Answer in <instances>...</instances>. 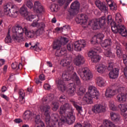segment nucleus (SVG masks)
<instances>
[{
    "label": "nucleus",
    "mask_w": 127,
    "mask_h": 127,
    "mask_svg": "<svg viewBox=\"0 0 127 127\" xmlns=\"http://www.w3.org/2000/svg\"><path fill=\"white\" fill-rule=\"evenodd\" d=\"M33 11L34 13H37L39 15H42L45 12V9L44 7L41 5V3L38 1L35 2Z\"/></svg>",
    "instance_id": "nucleus-9"
},
{
    "label": "nucleus",
    "mask_w": 127,
    "mask_h": 127,
    "mask_svg": "<svg viewBox=\"0 0 127 127\" xmlns=\"http://www.w3.org/2000/svg\"><path fill=\"white\" fill-rule=\"evenodd\" d=\"M33 115V113L31 111L27 110L24 113L23 119L25 121H28Z\"/></svg>",
    "instance_id": "nucleus-30"
},
{
    "label": "nucleus",
    "mask_w": 127,
    "mask_h": 127,
    "mask_svg": "<svg viewBox=\"0 0 127 127\" xmlns=\"http://www.w3.org/2000/svg\"><path fill=\"white\" fill-rule=\"evenodd\" d=\"M113 21V19H112V16L108 15L107 18L101 17V18L97 19L94 21L92 28L93 30H97V29H100V28L105 30L107 28L106 23H107L108 25H112Z\"/></svg>",
    "instance_id": "nucleus-4"
},
{
    "label": "nucleus",
    "mask_w": 127,
    "mask_h": 127,
    "mask_svg": "<svg viewBox=\"0 0 127 127\" xmlns=\"http://www.w3.org/2000/svg\"><path fill=\"white\" fill-rule=\"evenodd\" d=\"M14 122L16 123V124H20V123H22L23 121L22 120L18 118L14 119Z\"/></svg>",
    "instance_id": "nucleus-56"
},
{
    "label": "nucleus",
    "mask_w": 127,
    "mask_h": 127,
    "mask_svg": "<svg viewBox=\"0 0 127 127\" xmlns=\"http://www.w3.org/2000/svg\"><path fill=\"white\" fill-rule=\"evenodd\" d=\"M119 108L122 113H126L127 111V104H120L119 105Z\"/></svg>",
    "instance_id": "nucleus-37"
},
{
    "label": "nucleus",
    "mask_w": 127,
    "mask_h": 127,
    "mask_svg": "<svg viewBox=\"0 0 127 127\" xmlns=\"http://www.w3.org/2000/svg\"><path fill=\"white\" fill-rule=\"evenodd\" d=\"M82 124L80 123H76L74 125V127H82Z\"/></svg>",
    "instance_id": "nucleus-63"
},
{
    "label": "nucleus",
    "mask_w": 127,
    "mask_h": 127,
    "mask_svg": "<svg viewBox=\"0 0 127 127\" xmlns=\"http://www.w3.org/2000/svg\"><path fill=\"white\" fill-rule=\"evenodd\" d=\"M59 114L62 116L61 119L57 113L52 114L50 117L52 120V124L56 126V127H62L63 125L65 123L67 125H72L75 123L76 117L73 115L72 107L69 103H65L61 106Z\"/></svg>",
    "instance_id": "nucleus-1"
},
{
    "label": "nucleus",
    "mask_w": 127,
    "mask_h": 127,
    "mask_svg": "<svg viewBox=\"0 0 127 127\" xmlns=\"http://www.w3.org/2000/svg\"><path fill=\"white\" fill-rule=\"evenodd\" d=\"M11 66L13 69H16V68L17 69H20V68H22V64H19L17 67V63H12Z\"/></svg>",
    "instance_id": "nucleus-43"
},
{
    "label": "nucleus",
    "mask_w": 127,
    "mask_h": 127,
    "mask_svg": "<svg viewBox=\"0 0 127 127\" xmlns=\"http://www.w3.org/2000/svg\"><path fill=\"white\" fill-rule=\"evenodd\" d=\"M62 78L64 81H69V83L75 82L77 86H81V80L76 72H74L72 77L67 72H64L62 74Z\"/></svg>",
    "instance_id": "nucleus-8"
},
{
    "label": "nucleus",
    "mask_w": 127,
    "mask_h": 127,
    "mask_svg": "<svg viewBox=\"0 0 127 127\" xmlns=\"http://www.w3.org/2000/svg\"><path fill=\"white\" fill-rule=\"evenodd\" d=\"M104 55H105L106 57H109V58H115V57H116V55L112 52L111 48H109L105 51Z\"/></svg>",
    "instance_id": "nucleus-26"
},
{
    "label": "nucleus",
    "mask_w": 127,
    "mask_h": 127,
    "mask_svg": "<svg viewBox=\"0 0 127 127\" xmlns=\"http://www.w3.org/2000/svg\"><path fill=\"white\" fill-rule=\"evenodd\" d=\"M52 105L53 106V110L56 112L59 108V103L57 102H53Z\"/></svg>",
    "instance_id": "nucleus-42"
},
{
    "label": "nucleus",
    "mask_w": 127,
    "mask_h": 127,
    "mask_svg": "<svg viewBox=\"0 0 127 127\" xmlns=\"http://www.w3.org/2000/svg\"><path fill=\"white\" fill-rule=\"evenodd\" d=\"M94 97L93 96H91V95H89V94H87L86 93L84 97H83L82 100L84 102V103H85L86 104H93V99Z\"/></svg>",
    "instance_id": "nucleus-24"
},
{
    "label": "nucleus",
    "mask_w": 127,
    "mask_h": 127,
    "mask_svg": "<svg viewBox=\"0 0 127 127\" xmlns=\"http://www.w3.org/2000/svg\"><path fill=\"white\" fill-rule=\"evenodd\" d=\"M86 94L91 96L94 99H96V100H98L100 96V92H99L96 87L94 86H90L88 87V92H87Z\"/></svg>",
    "instance_id": "nucleus-12"
},
{
    "label": "nucleus",
    "mask_w": 127,
    "mask_h": 127,
    "mask_svg": "<svg viewBox=\"0 0 127 127\" xmlns=\"http://www.w3.org/2000/svg\"><path fill=\"white\" fill-rule=\"evenodd\" d=\"M100 60H101V56L99 55L95 54L91 58V61L93 63H97V62H99Z\"/></svg>",
    "instance_id": "nucleus-35"
},
{
    "label": "nucleus",
    "mask_w": 127,
    "mask_h": 127,
    "mask_svg": "<svg viewBox=\"0 0 127 127\" xmlns=\"http://www.w3.org/2000/svg\"><path fill=\"white\" fill-rule=\"evenodd\" d=\"M44 87L45 89V90H50L51 86H50V85H49L48 83H46L44 85Z\"/></svg>",
    "instance_id": "nucleus-55"
},
{
    "label": "nucleus",
    "mask_w": 127,
    "mask_h": 127,
    "mask_svg": "<svg viewBox=\"0 0 127 127\" xmlns=\"http://www.w3.org/2000/svg\"><path fill=\"white\" fill-rule=\"evenodd\" d=\"M66 47L68 51H73L74 50V43L73 44L72 42L69 43L67 44Z\"/></svg>",
    "instance_id": "nucleus-44"
},
{
    "label": "nucleus",
    "mask_w": 127,
    "mask_h": 127,
    "mask_svg": "<svg viewBox=\"0 0 127 127\" xmlns=\"http://www.w3.org/2000/svg\"><path fill=\"white\" fill-rule=\"evenodd\" d=\"M60 64L63 67H67V66H69L71 64V61L67 59H63L61 61Z\"/></svg>",
    "instance_id": "nucleus-32"
},
{
    "label": "nucleus",
    "mask_w": 127,
    "mask_h": 127,
    "mask_svg": "<svg viewBox=\"0 0 127 127\" xmlns=\"http://www.w3.org/2000/svg\"><path fill=\"white\" fill-rule=\"evenodd\" d=\"M110 118L111 121L115 124H121L122 123V119H121V116L120 114L111 112L110 113Z\"/></svg>",
    "instance_id": "nucleus-16"
},
{
    "label": "nucleus",
    "mask_w": 127,
    "mask_h": 127,
    "mask_svg": "<svg viewBox=\"0 0 127 127\" xmlns=\"http://www.w3.org/2000/svg\"><path fill=\"white\" fill-rule=\"evenodd\" d=\"M67 70L69 72H73L74 71V66L71 64L67 66H66Z\"/></svg>",
    "instance_id": "nucleus-51"
},
{
    "label": "nucleus",
    "mask_w": 127,
    "mask_h": 127,
    "mask_svg": "<svg viewBox=\"0 0 127 127\" xmlns=\"http://www.w3.org/2000/svg\"><path fill=\"white\" fill-rule=\"evenodd\" d=\"M36 117L35 118V123L36 125H39L40 124H42L43 122L41 121V117L40 115H35Z\"/></svg>",
    "instance_id": "nucleus-40"
},
{
    "label": "nucleus",
    "mask_w": 127,
    "mask_h": 127,
    "mask_svg": "<svg viewBox=\"0 0 127 127\" xmlns=\"http://www.w3.org/2000/svg\"><path fill=\"white\" fill-rule=\"evenodd\" d=\"M92 112L95 114H99L102 112H106V106L102 104H95L92 107Z\"/></svg>",
    "instance_id": "nucleus-17"
},
{
    "label": "nucleus",
    "mask_w": 127,
    "mask_h": 127,
    "mask_svg": "<svg viewBox=\"0 0 127 127\" xmlns=\"http://www.w3.org/2000/svg\"><path fill=\"white\" fill-rule=\"evenodd\" d=\"M26 6H27V7H28V8H30V9H31L32 8H33V7H34V5H33V3H32V1L30 0H28L27 1Z\"/></svg>",
    "instance_id": "nucleus-47"
},
{
    "label": "nucleus",
    "mask_w": 127,
    "mask_h": 127,
    "mask_svg": "<svg viewBox=\"0 0 127 127\" xmlns=\"http://www.w3.org/2000/svg\"><path fill=\"white\" fill-rule=\"evenodd\" d=\"M120 73V68L119 67H115L112 70H110L109 73V76L110 79H117L119 77Z\"/></svg>",
    "instance_id": "nucleus-19"
},
{
    "label": "nucleus",
    "mask_w": 127,
    "mask_h": 127,
    "mask_svg": "<svg viewBox=\"0 0 127 127\" xmlns=\"http://www.w3.org/2000/svg\"><path fill=\"white\" fill-rule=\"evenodd\" d=\"M66 1V0H59L58 2L61 4V5H63V4H64L65 3V2Z\"/></svg>",
    "instance_id": "nucleus-59"
},
{
    "label": "nucleus",
    "mask_w": 127,
    "mask_h": 127,
    "mask_svg": "<svg viewBox=\"0 0 127 127\" xmlns=\"http://www.w3.org/2000/svg\"><path fill=\"white\" fill-rule=\"evenodd\" d=\"M3 11L7 16L16 17L19 13V8L16 5L8 3L3 5Z\"/></svg>",
    "instance_id": "nucleus-6"
},
{
    "label": "nucleus",
    "mask_w": 127,
    "mask_h": 127,
    "mask_svg": "<svg viewBox=\"0 0 127 127\" xmlns=\"http://www.w3.org/2000/svg\"><path fill=\"white\" fill-rule=\"evenodd\" d=\"M80 6H81V5L78 0H75L73 1L70 5V15H75V14H78L80 9Z\"/></svg>",
    "instance_id": "nucleus-10"
},
{
    "label": "nucleus",
    "mask_w": 127,
    "mask_h": 127,
    "mask_svg": "<svg viewBox=\"0 0 127 127\" xmlns=\"http://www.w3.org/2000/svg\"><path fill=\"white\" fill-rule=\"evenodd\" d=\"M94 52H95L94 51H90L88 54V57H90L92 59V57H93V56H94V55L96 54H94Z\"/></svg>",
    "instance_id": "nucleus-54"
},
{
    "label": "nucleus",
    "mask_w": 127,
    "mask_h": 127,
    "mask_svg": "<svg viewBox=\"0 0 127 127\" xmlns=\"http://www.w3.org/2000/svg\"><path fill=\"white\" fill-rule=\"evenodd\" d=\"M115 65L114 64V62H109L108 63V70L109 71H112V70H114L115 68Z\"/></svg>",
    "instance_id": "nucleus-45"
},
{
    "label": "nucleus",
    "mask_w": 127,
    "mask_h": 127,
    "mask_svg": "<svg viewBox=\"0 0 127 127\" xmlns=\"http://www.w3.org/2000/svg\"><path fill=\"white\" fill-rule=\"evenodd\" d=\"M19 12L21 15H22V16H27L28 15V11L27 10V8L22 6L20 9Z\"/></svg>",
    "instance_id": "nucleus-33"
},
{
    "label": "nucleus",
    "mask_w": 127,
    "mask_h": 127,
    "mask_svg": "<svg viewBox=\"0 0 127 127\" xmlns=\"http://www.w3.org/2000/svg\"><path fill=\"white\" fill-rule=\"evenodd\" d=\"M72 105L75 108L79 114H81V113L83 112L82 110V106H78L77 103L74 101H72Z\"/></svg>",
    "instance_id": "nucleus-36"
},
{
    "label": "nucleus",
    "mask_w": 127,
    "mask_h": 127,
    "mask_svg": "<svg viewBox=\"0 0 127 127\" xmlns=\"http://www.w3.org/2000/svg\"><path fill=\"white\" fill-rule=\"evenodd\" d=\"M110 107L111 110H112V111H117V110H118V109L117 108V107H116L115 106V104H110Z\"/></svg>",
    "instance_id": "nucleus-53"
},
{
    "label": "nucleus",
    "mask_w": 127,
    "mask_h": 127,
    "mask_svg": "<svg viewBox=\"0 0 127 127\" xmlns=\"http://www.w3.org/2000/svg\"><path fill=\"white\" fill-rule=\"evenodd\" d=\"M75 20L76 23L85 25L88 21V16L83 13L79 14L76 17Z\"/></svg>",
    "instance_id": "nucleus-13"
},
{
    "label": "nucleus",
    "mask_w": 127,
    "mask_h": 127,
    "mask_svg": "<svg viewBox=\"0 0 127 127\" xmlns=\"http://www.w3.org/2000/svg\"><path fill=\"white\" fill-rule=\"evenodd\" d=\"M109 5L111 10H116V9H117V5H114L113 3H111L110 4H109Z\"/></svg>",
    "instance_id": "nucleus-52"
},
{
    "label": "nucleus",
    "mask_w": 127,
    "mask_h": 127,
    "mask_svg": "<svg viewBox=\"0 0 127 127\" xmlns=\"http://www.w3.org/2000/svg\"><path fill=\"white\" fill-rule=\"evenodd\" d=\"M37 25H38V22L34 21L33 22V23L32 24V26H33V27H36Z\"/></svg>",
    "instance_id": "nucleus-61"
},
{
    "label": "nucleus",
    "mask_w": 127,
    "mask_h": 127,
    "mask_svg": "<svg viewBox=\"0 0 127 127\" xmlns=\"http://www.w3.org/2000/svg\"><path fill=\"white\" fill-rule=\"evenodd\" d=\"M51 10L53 12L58 11V5L55 4L51 5Z\"/></svg>",
    "instance_id": "nucleus-46"
},
{
    "label": "nucleus",
    "mask_w": 127,
    "mask_h": 127,
    "mask_svg": "<svg viewBox=\"0 0 127 127\" xmlns=\"http://www.w3.org/2000/svg\"><path fill=\"white\" fill-rule=\"evenodd\" d=\"M56 83L58 85V88L61 92H65L66 90V84L62 79H58L56 80Z\"/></svg>",
    "instance_id": "nucleus-21"
},
{
    "label": "nucleus",
    "mask_w": 127,
    "mask_h": 127,
    "mask_svg": "<svg viewBox=\"0 0 127 127\" xmlns=\"http://www.w3.org/2000/svg\"><path fill=\"white\" fill-rule=\"evenodd\" d=\"M4 63H5V60L4 59H0V67L4 65Z\"/></svg>",
    "instance_id": "nucleus-58"
},
{
    "label": "nucleus",
    "mask_w": 127,
    "mask_h": 127,
    "mask_svg": "<svg viewBox=\"0 0 127 127\" xmlns=\"http://www.w3.org/2000/svg\"><path fill=\"white\" fill-rule=\"evenodd\" d=\"M65 100H66V96L64 95H63L60 97L59 101L62 104H64Z\"/></svg>",
    "instance_id": "nucleus-49"
},
{
    "label": "nucleus",
    "mask_w": 127,
    "mask_h": 127,
    "mask_svg": "<svg viewBox=\"0 0 127 127\" xmlns=\"http://www.w3.org/2000/svg\"><path fill=\"white\" fill-rule=\"evenodd\" d=\"M85 92H86V88L83 86H80L77 91V95L78 96H83L85 94Z\"/></svg>",
    "instance_id": "nucleus-39"
},
{
    "label": "nucleus",
    "mask_w": 127,
    "mask_h": 127,
    "mask_svg": "<svg viewBox=\"0 0 127 127\" xmlns=\"http://www.w3.org/2000/svg\"><path fill=\"white\" fill-rule=\"evenodd\" d=\"M86 47V41L85 40H80L74 43V50L75 51H81L82 48Z\"/></svg>",
    "instance_id": "nucleus-15"
},
{
    "label": "nucleus",
    "mask_w": 127,
    "mask_h": 127,
    "mask_svg": "<svg viewBox=\"0 0 127 127\" xmlns=\"http://www.w3.org/2000/svg\"><path fill=\"white\" fill-rule=\"evenodd\" d=\"M18 94L19 102H22V101H23V103H24V102H25V100H24V97H25V93L24 92V90L20 89L18 92Z\"/></svg>",
    "instance_id": "nucleus-31"
},
{
    "label": "nucleus",
    "mask_w": 127,
    "mask_h": 127,
    "mask_svg": "<svg viewBox=\"0 0 127 127\" xmlns=\"http://www.w3.org/2000/svg\"><path fill=\"white\" fill-rule=\"evenodd\" d=\"M45 24L43 22L39 24V27L38 30L35 31V34L37 36H40L45 32Z\"/></svg>",
    "instance_id": "nucleus-23"
},
{
    "label": "nucleus",
    "mask_w": 127,
    "mask_h": 127,
    "mask_svg": "<svg viewBox=\"0 0 127 127\" xmlns=\"http://www.w3.org/2000/svg\"><path fill=\"white\" fill-rule=\"evenodd\" d=\"M120 90H121V93L117 95V99L119 103H124V102H126L127 101V92H123V90H124L123 87H121Z\"/></svg>",
    "instance_id": "nucleus-18"
},
{
    "label": "nucleus",
    "mask_w": 127,
    "mask_h": 127,
    "mask_svg": "<svg viewBox=\"0 0 127 127\" xmlns=\"http://www.w3.org/2000/svg\"><path fill=\"white\" fill-rule=\"evenodd\" d=\"M97 84L99 87H103L105 86V81L104 80V78L101 77H98L96 78Z\"/></svg>",
    "instance_id": "nucleus-34"
},
{
    "label": "nucleus",
    "mask_w": 127,
    "mask_h": 127,
    "mask_svg": "<svg viewBox=\"0 0 127 127\" xmlns=\"http://www.w3.org/2000/svg\"><path fill=\"white\" fill-rule=\"evenodd\" d=\"M104 37H105V35H103V33H100L96 35V41L97 42H101L103 41V39H104Z\"/></svg>",
    "instance_id": "nucleus-38"
},
{
    "label": "nucleus",
    "mask_w": 127,
    "mask_h": 127,
    "mask_svg": "<svg viewBox=\"0 0 127 127\" xmlns=\"http://www.w3.org/2000/svg\"><path fill=\"white\" fill-rule=\"evenodd\" d=\"M12 39L15 42H22L23 41V33L29 38H33L35 35V32L33 30L29 31L26 28H22L19 24L16 25L12 28Z\"/></svg>",
    "instance_id": "nucleus-2"
},
{
    "label": "nucleus",
    "mask_w": 127,
    "mask_h": 127,
    "mask_svg": "<svg viewBox=\"0 0 127 127\" xmlns=\"http://www.w3.org/2000/svg\"><path fill=\"white\" fill-rule=\"evenodd\" d=\"M96 70L98 73L103 74L106 71V66L103 64H99L96 66Z\"/></svg>",
    "instance_id": "nucleus-27"
},
{
    "label": "nucleus",
    "mask_w": 127,
    "mask_h": 127,
    "mask_svg": "<svg viewBox=\"0 0 127 127\" xmlns=\"http://www.w3.org/2000/svg\"><path fill=\"white\" fill-rule=\"evenodd\" d=\"M25 17H26V19L27 20H28V21H32L33 19H34L35 18V17H36V15H32L31 14H30V13H28V15L25 16Z\"/></svg>",
    "instance_id": "nucleus-41"
},
{
    "label": "nucleus",
    "mask_w": 127,
    "mask_h": 127,
    "mask_svg": "<svg viewBox=\"0 0 127 127\" xmlns=\"http://www.w3.org/2000/svg\"><path fill=\"white\" fill-rule=\"evenodd\" d=\"M47 66H49V67H53V65L52 64V63L50 61L47 62Z\"/></svg>",
    "instance_id": "nucleus-62"
},
{
    "label": "nucleus",
    "mask_w": 127,
    "mask_h": 127,
    "mask_svg": "<svg viewBox=\"0 0 127 127\" xmlns=\"http://www.w3.org/2000/svg\"><path fill=\"white\" fill-rule=\"evenodd\" d=\"M84 62H85V59L81 55H78L74 60V64L76 66H81L82 64H84Z\"/></svg>",
    "instance_id": "nucleus-20"
},
{
    "label": "nucleus",
    "mask_w": 127,
    "mask_h": 127,
    "mask_svg": "<svg viewBox=\"0 0 127 127\" xmlns=\"http://www.w3.org/2000/svg\"><path fill=\"white\" fill-rule=\"evenodd\" d=\"M68 43V39L66 37H62L60 40H57L54 42L53 49H56L55 55L57 57H61L66 54L67 51L66 49H61L62 45H65Z\"/></svg>",
    "instance_id": "nucleus-5"
},
{
    "label": "nucleus",
    "mask_w": 127,
    "mask_h": 127,
    "mask_svg": "<svg viewBox=\"0 0 127 127\" xmlns=\"http://www.w3.org/2000/svg\"><path fill=\"white\" fill-rule=\"evenodd\" d=\"M77 73L83 81H90L93 78V73L88 67L78 69Z\"/></svg>",
    "instance_id": "nucleus-7"
},
{
    "label": "nucleus",
    "mask_w": 127,
    "mask_h": 127,
    "mask_svg": "<svg viewBox=\"0 0 127 127\" xmlns=\"http://www.w3.org/2000/svg\"><path fill=\"white\" fill-rule=\"evenodd\" d=\"M27 91L29 93H32L33 92V88L31 87H28L27 89Z\"/></svg>",
    "instance_id": "nucleus-60"
},
{
    "label": "nucleus",
    "mask_w": 127,
    "mask_h": 127,
    "mask_svg": "<svg viewBox=\"0 0 127 127\" xmlns=\"http://www.w3.org/2000/svg\"><path fill=\"white\" fill-rule=\"evenodd\" d=\"M117 94V91L111 88H107L105 92V97L107 98H112Z\"/></svg>",
    "instance_id": "nucleus-25"
},
{
    "label": "nucleus",
    "mask_w": 127,
    "mask_h": 127,
    "mask_svg": "<svg viewBox=\"0 0 127 127\" xmlns=\"http://www.w3.org/2000/svg\"><path fill=\"white\" fill-rule=\"evenodd\" d=\"M123 117H124V119L125 121H127V113H125L123 115Z\"/></svg>",
    "instance_id": "nucleus-64"
},
{
    "label": "nucleus",
    "mask_w": 127,
    "mask_h": 127,
    "mask_svg": "<svg viewBox=\"0 0 127 127\" xmlns=\"http://www.w3.org/2000/svg\"><path fill=\"white\" fill-rule=\"evenodd\" d=\"M48 102H52L53 100H54L55 97L54 96V94H50L48 96Z\"/></svg>",
    "instance_id": "nucleus-50"
},
{
    "label": "nucleus",
    "mask_w": 127,
    "mask_h": 127,
    "mask_svg": "<svg viewBox=\"0 0 127 127\" xmlns=\"http://www.w3.org/2000/svg\"><path fill=\"white\" fill-rule=\"evenodd\" d=\"M95 5L96 6L104 13H107L108 11L109 8L107 6V4L105 2H103L99 0H96L95 1Z\"/></svg>",
    "instance_id": "nucleus-14"
},
{
    "label": "nucleus",
    "mask_w": 127,
    "mask_h": 127,
    "mask_svg": "<svg viewBox=\"0 0 127 127\" xmlns=\"http://www.w3.org/2000/svg\"><path fill=\"white\" fill-rule=\"evenodd\" d=\"M40 110L42 112H44V115L46 117V125L50 124V114L49 111L50 110V105H44L40 106Z\"/></svg>",
    "instance_id": "nucleus-11"
},
{
    "label": "nucleus",
    "mask_w": 127,
    "mask_h": 127,
    "mask_svg": "<svg viewBox=\"0 0 127 127\" xmlns=\"http://www.w3.org/2000/svg\"><path fill=\"white\" fill-rule=\"evenodd\" d=\"M75 82H69L68 84V93L70 96H74L76 92V84Z\"/></svg>",
    "instance_id": "nucleus-22"
},
{
    "label": "nucleus",
    "mask_w": 127,
    "mask_h": 127,
    "mask_svg": "<svg viewBox=\"0 0 127 127\" xmlns=\"http://www.w3.org/2000/svg\"><path fill=\"white\" fill-rule=\"evenodd\" d=\"M116 23L113 22V26H111V29L114 33H120L124 37L127 36V30L125 26L122 25L123 17L120 13L116 15Z\"/></svg>",
    "instance_id": "nucleus-3"
},
{
    "label": "nucleus",
    "mask_w": 127,
    "mask_h": 127,
    "mask_svg": "<svg viewBox=\"0 0 127 127\" xmlns=\"http://www.w3.org/2000/svg\"><path fill=\"white\" fill-rule=\"evenodd\" d=\"M5 43H11V37H10V34L7 35L5 38Z\"/></svg>",
    "instance_id": "nucleus-48"
},
{
    "label": "nucleus",
    "mask_w": 127,
    "mask_h": 127,
    "mask_svg": "<svg viewBox=\"0 0 127 127\" xmlns=\"http://www.w3.org/2000/svg\"><path fill=\"white\" fill-rule=\"evenodd\" d=\"M116 50L118 57H121L123 55V51L122 50V45L120 44H116Z\"/></svg>",
    "instance_id": "nucleus-28"
},
{
    "label": "nucleus",
    "mask_w": 127,
    "mask_h": 127,
    "mask_svg": "<svg viewBox=\"0 0 127 127\" xmlns=\"http://www.w3.org/2000/svg\"><path fill=\"white\" fill-rule=\"evenodd\" d=\"M39 79L41 81H44V80H45V76L44 75V74H40L39 76Z\"/></svg>",
    "instance_id": "nucleus-57"
},
{
    "label": "nucleus",
    "mask_w": 127,
    "mask_h": 127,
    "mask_svg": "<svg viewBox=\"0 0 127 127\" xmlns=\"http://www.w3.org/2000/svg\"><path fill=\"white\" fill-rule=\"evenodd\" d=\"M111 44H112V40H111V39H105L101 43V46L103 48H107L109 47V46H111Z\"/></svg>",
    "instance_id": "nucleus-29"
}]
</instances>
